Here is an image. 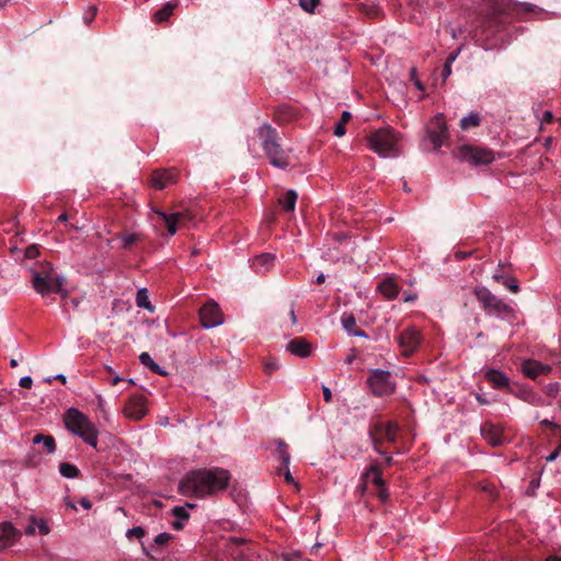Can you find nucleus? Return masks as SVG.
I'll list each match as a JSON object with an SVG mask.
<instances>
[{
  "instance_id": "nucleus-25",
  "label": "nucleus",
  "mask_w": 561,
  "mask_h": 561,
  "mask_svg": "<svg viewBox=\"0 0 561 561\" xmlns=\"http://www.w3.org/2000/svg\"><path fill=\"white\" fill-rule=\"evenodd\" d=\"M378 291L387 299H394L399 295V286L393 278H386L379 283Z\"/></svg>"
},
{
  "instance_id": "nucleus-62",
  "label": "nucleus",
  "mask_w": 561,
  "mask_h": 561,
  "mask_svg": "<svg viewBox=\"0 0 561 561\" xmlns=\"http://www.w3.org/2000/svg\"><path fill=\"white\" fill-rule=\"evenodd\" d=\"M456 58H457V53H453V54H450V55L447 57V59H446V64L451 65V64L456 60Z\"/></svg>"
},
{
  "instance_id": "nucleus-9",
  "label": "nucleus",
  "mask_w": 561,
  "mask_h": 561,
  "mask_svg": "<svg viewBox=\"0 0 561 561\" xmlns=\"http://www.w3.org/2000/svg\"><path fill=\"white\" fill-rule=\"evenodd\" d=\"M360 480L362 483L358 486L359 489L365 491L367 485L371 484L377 489V497L381 502L388 501L389 492L386 488V481L382 478V469L376 460L373 461L366 471L362 473Z\"/></svg>"
},
{
  "instance_id": "nucleus-19",
  "label": "nucleus",
  "mask_w": 561,
  "mask_h": 561,
  "mask_svg": "<svg viewBox=\"0 0 561 561\" xmlns=\"http://www.w3.org/2000/svg\"><path fill=\"white\" fill-rule=\"evenodd\" d=\"M484 378L495 389L504 390L510 388V378L502 371L490 368L484 371Z\"/></svg>"
},
{
  "instance_id": "nucleus-3",
  "label": "nucleus",
  "mask_w": 561,
  "mask_h": 561,
  "mask_svg": "<svg viewBox=\"0 0 561 561\" xmlns=\"http://www.w3.org/2000/svg\"><path fill=\"white\" fill-rule=\"evenodd\" d=\"M399 134L390 126L369 131L366 140L370 150L382 158L399 156Z\"/></svg>"
},
{
  "instance_id": "nucleus-27",
  "label": "nucleus",
  "mask_w": 561,
  "mask_h": 561,
  "mask_svg": "<svg viewBox=\"0 0 561 561\" xmlns=\"http://www.w3.org/2000/svg\"><path fill=\"white\" fill-rule=\"evenodd\" d=\"M178 7V1H170L159 9L153 15V22L162 23L165 22L172 14L174 9Z\"/></svg>"
},
{
  "instance_id": "nucleus-18",
  "label": "nucleus",
  "mask_w": 561,
  "mask_h": 561,
  "mask_svg": "<svg viewBox=\"0 0 561 561\" xmlns=\"http://www.w3.org/2000/svg\"><path fill=\"white\" fill-rule=\"evenodd\" d=\"M550 369V366L543 365L535 359H526L522 364L523 374L530 379H536L540 375H546Z\"/></svg>"
},
{
  "instance_id": "nucleus-8",
  "label": "nucleus",
  "mask_w": 561,
  "mask_h": 561,
  "mask_svg": "<svg viewBox=\"0 0 561 561\" xmlns=\"http://www.w3.org/2000/svg\"><path fill=\"white\" fill-rule=\"evenodd\" d=\"M456 157L474 167L488 165L495 160L494 151L473 145L460 146L457 150Z\"/></svg>"
},
{
  "instance_id": "nucleus-49",
  "label": "nucleus",
  "mask_w": 561,
  "mask_h": 561,
  "mask_svg": "<svg viewBox=\"0 0 561 561\" xmlns=\"http://www.w3.org/2000/svg\"><path fill=\"white\" fill-rule=\"evenodd\" d=\"M36 523H37V519H36L34 516H32V517H31V525H28V526L26 527V529H25V533H26L27 535H30V536L35 535V533H36V530H35V526H36V525H35V524H36Z\"/></svg>"
},
{
  "instance_id": "nucleus-31",
  "label": "nucleus",
  "mask_w": 561,
  "mask_h": 561,
  "mask_svg": "<svg viewBox=\"0 0 561 561\" xmlns=\"http://www.w3.org/2000/svg\"><path fill=\"white\" fill-rule=\"evenodd\" d=\"M139 360L144 366L148 367L152 373L159 374L161 376L165 375V373L160 368V366L158 364H156L153 362V359L147 352H144L139 355Z\"/></svg>"
},
{
  "instance_id": "nucleus-57",
  "label": "nucleus",
  "mask_w": 561,
  "mask_h": 561,
  "mask_svg": "<svg viewBox=\"0 0 561 561\" xmlns=\"http://www.w3.org/2000/svg\"><path fill=\"white\" fill-rule=\"evenodd\" d=\"M46 436H47V435H44V434H36V435L33 437L32 442H33V444H41V443H43V442H44V439H45V437H46Z\"/></svg>"
},
{
  "instance_id": "nucleus-20",
  "label": "nucleus",
  "mask_w": 561,
  "mask_h": 561,
  "mask_svg": "<svg viewBox=\"0 0 561 561\" xmlns=\"http://www.w3.org/2000/svg\"><path fill=\"white\" fill-rule=\"evenodd\" d=\"M287 350L299 357H307L311 353V344L302 337H295L287 343Z\"/></svg>"
},
{
  "instance_id": "nucleus-29",
  "label": "nucleus",
  "mask_w": 561,
  "mask_h": 561,
  "mask_svg": "<svg viewBox=\"0 0 561 561\" xmlns=\"http://www.w3.org/2000/svg\"><path fill=\"white\" fill-rule=\"evenodd\" d=\"M136 305H137V307L144 308L150 312L154 311V307L151 305V302L149 300L148 290L146 288H141L137 291Z\"/></svg>"
},
{
  "instance_id": "nucleus-6",
  "label": "nucleus",
  "mask_w": 561,
  "mask_h": 561,
  "mask_svg": "<svg viewBox=\"0 0 561 561\" xmlns=\"http://www.w3.org/2000/svg\"><path fill=\"white\" fill-rule=\"evenodd\" d=\"M398 432L399 424L394 421L375 423L369 430L374 449L380 455H386V451L381 448L382 444L385 442L396 443Z\"/></svg>"
},
{
  "instance_id": "nucleus-53",
  "label": "nucleus",
  "mask_w": 561,
  "mask_h": 561,
  "mask_svg": "<svg viewBox=\"0 0 561 561\" xmlns=\"http://www.w3.org/2000/svg\"><path fill=\"white\" fill-rule=\"evenodd\" d=\"M106 370H107V373H108L111 376H113V379L111 380V383H112L113 386L117 385L119 381H122V380H123L122 378H119L118 376H116V375L114 374V370H113L111 367H106Z\"/></svg>"
},
{
  "instance_id": "nucleus-64",
  "label": "nucleus",
  "mask_w": 561,
  "mask_h": 561,
  "mask_svg": "<svg viewBox=\"0 0 561 561\" xmlns=\"http://www.w3.org/2000/svg\"><path fill=\"white\" fill-rule=\"evenodd\" d=\"M476 399H477V401H478L480 404H489V401H488L485 398H483L481 394H477V396H476Z\"/></svg>"
},
{
  "instance_id": "nucleus-47",
  "label": "nucleus",
  "mask_w": 561,
  "mask_h": 561,
  "mask_svg": "<svg viewBox=\"0 0 561 561\" xmlns=\"http://www.w3.org/2000/svg\"><path fill=\"white\" fill-rule=\"evenodd\" d=\"M96 12H98L96 7H91L89 9V12L84 15V22L87 24H90L93 21V19L95 18Z\"/></svg>"
},
{
  "instance_id": "nucleus-15",
  "label": "nucleus",
  "mask_w": 561,
  "mask_h": 561,
  "mask_svg": "<svg viewBox=\"0 0 561 561\" xmlns=\"http://www.w3.org/2000/svg\"><path fill=\"white\" fill-rule=\"evenodd\" d=\"M178 171L175 169L154 170L150 178L149 184L156 190H163L176 182Z\"/></svg>"
},
{
  "instance_id": "nucleus-40",
  "label": "nucleus",
  "mask_w": 561,
  "mask_h": 561,
  "mask_svg": "<svg viewBox=\"0 0 561 561\" xmlns=\"http://www.w3.org/2000/svg\"><path fill=\"white\" fill-rule=\"evenodd\" d=\"M277 474L278 476H284L285 478V481L287 483H294V478L289 471V465H286V466H279L278 469H277Z\"/></svg>"
},
{
  "instance_id": "nucleus-58",
  "label": "nucleus",
  "mask_w": 561,
  "mask_h": 561,
  "mask_svg": "<svg viewBox=\"0 0 561 561\" xmlns=\"http://www.w3.org/2000/svg\"><path fill=\"white\" fill-rule=\"evenodd\" d=\"M542 121H543L545 123H548V124H549V123H551V122L553 121V114H552L551 112H549V111H546V112L543 113V118H542Z\"/></svg>"
},
{
  "instance_id": "nucleus-30",
  "label": "nucleus",
  "mask_w": 561,
  "mask_h": 561,
  "mask_svg": "<svg viewBox=\"0 0 561 561\" xmlns=\"http://www.w3.org/2000/svg\"><path fill=\"white\" fill-rule=\"evenodd\" d=\"M481 123V116L479 113L471 112L469 115L465 116L460 121V128L462 130H468L472 127H478Z\"/></svg>"
},
{
  "instance_id": "nucleus-24",
  "label": "nucleus",
  "mask_w": 561,
  "mask_h": 561,
  "mask_svg": "<svg viewBox=\"0 0 561 561\" xmlns=\"http://www.w3.org/2000/svg\"><path fill=\"white\" fill-rule=\"evenodd\" d=\"M297 117V111L289 105H280L274 112V121L277 124H287Z\"/></svg>"
},
{
  "instance_id": "nucleus-51",
  "label": "nucleus",
  "mask_w": 561,
  "mask_h": 561,
  "mask_svg": "<svg viewBox=\"0 0 561 561\" xmlns=\"http://www.w3.org/2000/svg\"><path fill=\"white\" fill-rule=\"evenodd\" d=\"M32 385H33V380H32V378H31V377H28V376H26V377H22V378L20 379V386H21L22 388L30 389V388L32 387Z\"/></svg>"
},
{
  "instance_id": "nucleus-35",
  "label": "nucleus",
  "mask_w": 561,
  "mask_h": 561,
  "mask_svg": "<svg viewBox=\"0 0 561 561\" xmlns=\"http://www.w3.org/2000/svg\"><path fill=\"white\" fill-rule=\"evenodd\" d=\"M277 453L279 456V460L282 462L280 466L289 465L290 455L288 453V446L285 442H279L277 446Z\"/></svg>"
},
{
  "instance_id": "nucleus-13",
  "label": "nucleus",
  "mask_w": 561,
  "mask_h": 561,
  "mask_svg": "<svg viewBox=\"0 0 561 561\" xmlns=\"http://www.w3.org/2000/svg\"><path fill=\"white\" fill-rule=\"evenodd\" d=\"M199 320L203 328L210 329L224 322L222 312L214 300H208L199 309Z\"/></svg>"
},
{
  "instance_id": "nucleus-60",
  "label": "nucleus",
  "mask_w": 561,
  "mask_h": 561,
  "mask_svg": "<svg viewBox=\"0 0 561 561\" xmlns=\"http://www.w3.org/2000/svg\"><path fill=\"white\" fill-rule=\"evenodd\" d=\"M81 506H83L85 510L91 508L92 504L88 499H81L80 500Z\"/></svg>"
},
{
  "instance_id": "nucleus-55",
  "label": "nucleus",
  "mask_w": 561,
  "mask_h": 561,
  "mask_svg": "<svg viewBox=\"0 0 561 561\" xmlns=\"http://www.w3.org/2000/svg\"><path fill=\"white\" fill-rule=\"evenodd\" d=\"M560 448L561 446H559L556 450H553L549 456H547L546 460L547 461H553L557 459L558 455H559V451H560Z\"/></svg>"
},
{
  "instance_id": "nucleus-1",
  "label": "nucleus",
  "mask_w": 561,
  "mask_h": 561,
  "mask_svg": "<svg viewBox=\"0 0 561 561\" xmlns=\"http://www.w3.org/2000/svg\"><path fill=\"white\" fill-rule=\"evenodd\" d=\"M230 479V472L219 467L191 470L181 479L179 492L197 499L214 496L228 488Z\"/></svg>"
},
{
  "instance_id": "nucleus-14",
  "label": "nucleus",
  "mask_w": 561,
  "mask_h": 561,
  "mask_svg": "<svg viewBox=\"0 0 561 561\" xmlns=\"http://www.w3.org/2000/svg\"><path fill=\"white\" fill-rule=\"evenodd\" d=\"M427 136L434 149L440 148L444 141L448 139V128L442 114L436 115L432 119L431 126L427 128Z\"/></svg>"
},
{
  "instance_id": "nucleus-48",
  "label": "nucleus",
  "mask_w": 561,
  "mask_h": 561,
  "mask_svg": "<svg viewBox=\"0 0 561 561\" xmlns=\"http://www.w3.org/2000/svg\"><path fill=\"white\" fill-rule=\"evenodd\" d=\"M411 80L420 91H424L425 88L423 83L416 78V70L414 68L411 70Z\"/></svg>"
},
{
  "instance_id": "nucleus-11",
  "label": "nucleus",
  "mask_w": 561,
  "mask_h": 561,
  "mask_svg": "<svg viewBox=\"0 0 561 561\" xmlns=\"http://www.w3.org/2000/svg\"><path fill=\"white\" fill-rule=\"evenodd\" d=\"M403 356H411L422 343V334L415 327H409L396 335Z\"/></svg>"
},
{
  "instance_id": "nucleus-38",
  "label": "nucleus",
  "mask_w": 561,
  "mask_h": 561,
  "mask_svg": "<svg viewBox=\"0 0 561 561\" xmlns=\"http://www.w3.org/2000/svg\"><path fill=\"white\" fill-rule=\"evenodd\" d=\"M138 239H139V236L136 233H129V234L123 236V238H122L123 248L129 249L134 243H136L138 241Z\"/></svg>"
},
{
  "instance_id": "nucleus-34",
  "label": "nucleus",
  "mask_w": 561,
  "mask_h": 561,
  "mask_svg": "<svg viewBox=\"0 0 561 561\" xmlns=\"http://www.w3.org/2000/svg\"><path fill=\"white\" fill-rule=\"evenodd\" d=\"M494 278L496 282L503 284L510 291L517 293L518 291V285L515 278L513 277H505L504 275L496 274L494 275Z\"/></svg>"
},
{
  "instance_id": "nucleus-28",
  "label": "nucleus",
  "mask_w": 561,
  "mask_h": 561,
  "mask_svg": "<svg viewBox=\"0 0 561 561\" xmlns=\"http://www.w3.org/2000/svg\"><path fill=\"white\" fill-rule=\"evenodd\" d=\"M298 194L294 190H288L283 196L279 197L278 203L285 211H294Z\"/></svg>"
},
{
  "instance_id": "nucleus-54",
  "label": "nucleus",
  "mask_w": 561,
  "mask_h": 561,
  "mask_svg": "<svg viewBox=\"0 0 561 561\" xmlns=\"http://www.w3.org/2000/svg\"><path fill=\"white\" fill-rule=\"evenodd\" d=\"M450 73H451V65L445 62L443 71H442L443 79L446 80L450 76Z\"/></svg>"
},
{
  "instance_id": "nucleus-63",
  "label": "nucleus",
  "mask_w": 561,
  "mask_h": 561,
  "mask_svg": "<svg viewBox=\"0 0 561 561\" xmlns=\"http://www.w3.org/2000/svg\"><path fill=\"white\" fill-rule=\"evenodd\" d=\"M172 527H173L174 529H176V530H181V529L183 528V523H182V520H175V522H173Z\"/></svg>"
},
{
  "instance_id": "nucleus-33",
  "label": "nucleus",
  "mask_w": 561,
  "mask_h": 561,
  "mask_svg": "<svg viewBox=\"0 0 561 561\" xmlns=\"http://www.w3.org/2000/svg\"><path fill=\"white\" fill-rule=\"evenodd\" d=\"M59 472L65 478H77L80 476V470L69 462H61L59 465Z\"/></svg>"
},
{
  "instance_id": "nucleus-50",
  "label": "nucleus",
  "mask_w": 561,
  "mask_h": 561,
  "mask_svg": "<svg viewBox=\"0 0 561 561\" xmlns=\"http://www.w3.org/2000/svg\"><path fill=\"white\" fill-rule=\"evenodd\" d=\"M38 254L36 245H30L26 248L25 255L28 259H34Z\"/></svg>"
},
{
  "instance_id": "nucleus-23",
  "label": "nucleus",
  "mask_w": 561,
  "mask_h": 561,
  "mask_svg": "<svg viewBox=\"0 0 561 561\" xmlns=\"http://www.w3.org/2000/svg\"><path fill=\"white\" fill-rule=\"evenodd\" d=\"M342 325L344 330L350 334L354 336H360V337H368L366 332L362 329H359L356 324V319L354 314L344 313L341 318Z\"/></svg>"
},
{
  "instance_id": "nucleus-2",
  "label": "nucleus",
  "mask_w": 561,
  "mask_h": 561,
  "mask_svg": "<svg viewBox=\"0 0 561 561\" xmlns=\"http://www.w3.org/2000/svg\"><path fill=\"white\" fill-rule=\"evenodd\" d=\"M257 137L270 163L276 168L286 169L289 165V156L280 145L277 130L271 125L264 124L259 128Z\"/></svg>"
},
{
  "instance_id": "nucleus-39",
  "label": "nucleus",
  "mask_w": 561,
  "mask_h": 561,
  "mask_svg": "<svg viewBox=\"0 0 561 561\" xmlns=\"http://www.w3.org/2000/svg\"><path fill=\"white\" fill-rule=\"evenodd\" d=\"M172 514L178 518V520H187L190 517L186 508L182 506H175L172 510Z\"/></svg>"
},
{
  "instance_id": "nucleus-17",
  "label": "nucleus",
  "mask_w": 561,
  "mask_h": 561,
  "mask_svg": "<svg viewBox=\"0 0 561 561\" xmlns=\"http://www.w3.org/2000/svg\"><path fill=\"white\" fill-rule=\"evenodd\" d=\"M481 435L492 446H501L506 440L503 428L492 422H485L481 425Z\"/></svg>"
},
{
  "instance_id": "nucleus-10",
  "label": "nucleus",
  "mask_w": 561,
  "mask_h": 561,
  "mask_svg": "<svg viewBox=\"0 0 561 561\" xmlns=\"http://www.w3.org/2000/svg\"><path fill=\"white\" fill-rule=\"evenodd\" d=\"M367 385L376 397L389 396L396 390L391 374L382 369L371 370L367 378Z\"/></svg>"
},
{
  "instance_id": "nucleus-46",
  "label": "nucleus",
  "mask_w": 561,
  "mask_h": 561,
  "mask_svg": "<svg viewBox=\"0 0 561 561\" xmlns=\"http://www.w3.org/2000/svg\"><path fill=\"white\" fill-rule=\"evenodd\" d=\"M35 525L38 527V531L41 535L49 534L50 528L48 527V525L46 524V522L44 519L37 520V523Z\"/></svg>"
},
{
  "instance_id": "nucleus-52",
  "label": "nucleus",
  "mask_w": 561,
  "mask_h": 561,
  "mask_svg": "<svg viewBox=\"0 0 561 561\" xmlns=\"http://www.w3.org/2000/svg\"><path fill=\"white\" fill-rule=\"evenodd\" d=\"M322 392H323L324 401L327 403L331 402L332 401V392H331V390L328 387L322 386Z\"/></svg>"
},
{
  "instance_id": "nucleus-12",
  "label": "nucleus",
  "mask_w": 561,
  "mask_h": 561,
  "mask_svg": "<svg viewBox=\"0 0 561 561\" xmlns=\"http://www.w3.org/2000/svg\"><path fill=\"white\" fill-rule=\"evenodd\" d=\"M156 214L159 216L160 219H162L169 234L171 236L176 233L179 227L185 226L186 224L191 222L194 218V214L191 210L176 211L172 214L156 210Z\"/></svg>"
},
{
  "instance_id": "nucleus-21",
  "label": "nucleus",
  "mask_w": 561,
  "mask_h": 561,
  "mask_svg": "<svg viewBox=\"0 0 561 561\" xmlns=\"http://www.w3.org/2000/svg\"><path fill=\"white\" fill-rule=\"evenodd\" d=\"M275 261V255L271 253H262L260 255H256L252 261V267L256 273L264 274L268 272Z\"/></svg>"
},
{
  "instance_id": "nucleus-32",
  "label": "nucleus",
  "mask_w": 561,
  "mask_h": 561,
  "mask_svg": "<svg viewBox=\"0 0 561 561\" xmlns=\"http://www.w3.org/2000/svg\"><path fill=\"white\" fill-rule=\"evenodd\" d=\"M351 118L352 114L350 112L344 111L342 113L341 119L334 126L333 133L335 136L342 137L345 135V125L351 121Z\"/></svg>"
},
{
  "instance_id": "nucleus-44",
  "label": "nucleus",
  "mask_w": 561,
  "mask_h": 561,
  "mask_svg": "<svg viewBox=\"0 0 561 561\" xmlns=\"http://www.w3.org/2000/svg\"><path fill=\"white\" fill-rule=\"evenodd\" d=\"M300 559H301V554L298 551H294V552H289V553H284L282 556V560L283 561H299Z\"/></svg>"
},
{
  "instance_id": "nucleus-42",
  "label": "nucleus",
  "mask_w": 561,
  "mask_h": 561,
  "mask_svg": "<svg viewBox=\"0 0 561 561\" xmlns=\"http://www.w3.org/2000/svg\"><path fill=\"white\" fill-rule=\"evenodd\" d=\"M171 538H172V536L170 534L161 533L158 536H156L154 545L156 546H164L165 543H168L170 541Z\"/></svg>"
},
{
  "instance_id": "nucleus-36",
  "label": "nucleus",
  "mask_w": 561,
  "mask_h": 561,
  "mask_svg": "<svg viewBox=\"0 0 561 561\" xmlns=\"http://www.w3.org/2000/svg\"><path fill=\"white\" fill-rule=\"evenodd\" d=\"M320 0H299V5L308 13H313Z\"/></svg>"
},
{
  "instance_id": "nucleus-41",
  "label": "nucleus",
  "mask_w": 561,
  "mask_h": 561,
  "mask_svg": "<svg viewBox=\"0 0 561 561\" xmlns=\"http://www.w3.org/2000/svg\"><path fill=\"white\" fill-rule=\"evenodd\" d=\"M145 534H146L145 529L142 527H140V526H137V527H134L131 529H128L127 533H126V536H127V538L135 537V538L140 539V538H142L145 536Z\"/></svg>"
},
{
  "instance_id": "nucleus-59",
  "label": "nucleus",
  "mask_w": 561,
  "mask_h": 561,
  "mask_svg": "<svg viewBox=\"0 0 561 561\" xmlns=\"http://www.w3.org/2000/svg\"><path fill=\"white\" fill-rule=\"evenodd\" d=\"M539 486V479H533L529 483V489L534 492Z\"/></svg>"
},
{
  "instance_id": "nucleus-26",
  "label": "nucleus",
  "mask_w": 561,
  "mask_h": 561,
  "mask_svg": "<svg viewBox=\"0 0 561 561\" xmlns=\"http://www.w3.org/2000/svg\"><path fill=\"white\" fill-rule=\"evenodd\" d=\"M16 536V530L11 523H3L1 525L0 534V550L11 545Z\"/></svg>"
},
{
  "instance_id": "nucleus-45",
  "label": "nucleus",
  "mask_w": 561,
  "mask_h": 561,
  "mask_svg": "<svg viewBox=\"0 0 561 561\" xmlns=\"http://www.w3.org/2000/svg\"><path fill=\"white\" fill-rule=\"evenodd\" d=\"M559 389L560 385L558 382L549 383L546 386V393L548 396L554 397L559 392Z\"/></svg>"
},
{
  "instance_id": "nucleus-37",
  "label": "nucleus",
  "mask_w": 561,
  "mask_h": 561,
  "mask_svg": "<svg viewBox=\"0 0 561 561\" xmlns=\"http://www.w3.org/2000/svg\"><path fill=\"white\" fill-rule=\"evenodd\" d=\"M43 448L47 454H53L56 450V442L51 435H47L43 442Z\"/></svg>"
},
{
  "instance_id": "nucleus-22",
  "label": "nucleus",
  "mask_w": 561,
  "mask_h": 561,
  "mask_svg": "<svg viewBox=\"0 0 561 561\" xmlns=\"http://www.w3.org/2000/svg\"><path fill=\"white\" fill-rule=\"evenodd\" d=\"M229 552L236 559H243L247 557L248 541L243 538L232 537L229 539Z\"/></svg>"
},
{
  "instance_id": "nucleus-4",
  "label": "nucleus",
  "mask_w": 561,
  "mask_h": 561,
  "mask_svg": "<svg viewBox=\"0 0 561 561\" xmlns=\"http://www.w3.org/2000/svg\"><path fill=\"white\" fill-rule=\"evenodd\" d=\"M64 422L68 431L79 436L88 445L96 448L99 431L85 414L75 408L68 409Z\"/></svg>"
},
{
  "instance_id": "nucleus-5",
  "label": "nucleus",
  "mask_w": 561,
  "mask_h": 561,
  "mask_svg": "<svg viewBox=\"0 0 561 561\" xmlns=\"http://www.w3.org/2000/svg\"><path fill=\"white\" fill-rule=\"evenodd\" d=\"M32 284L34 289L43 297L62 290V279L54 273L48 263L41 271L33 272Z\"/></svg>"
},
{
  "instance_id": "nucleus-16",
  "label": "nucleus",
  "mask_w": 561,
  "mask_h": 561,
  "mask_svg": "<svg viewBox=\"0 0 561 561\" xmlns=\"http://www.w3.org/2000/svg\"><path fill=\"white\" fill-rule=\"evenodd\" d=\"M124 413L131 420H141L147 414L145 397L140 394L130 397L124 407Z\"/></svg>"
},
{
  "instance_id": "nucleus-7",
  "label": "nucleus",
  "mask_w": 561,
  "mask_h": 561,
  "mask_svg": "<svg viewBox=\"0 0 561 561\" xmlns=\"http://www.w3.org/2000/svg\"><path fill=\"white\" fill-rule=\"evenodd\" d=\"M473 293L486 313L505 318L513 312L511 306L493 295L488 288L477 287Z\"/></svg>"
},
{
  "instance_id": "nucleus-61",
  "label": "nucleus",
  "mask_w": 561,
  "mask_h": 561,
  "mask_svg": "<svg viewBox=\"0 0 561 561\" xmlns=\"http://www.w3.org/2000/svg\"><path fill=\"white\" fill-rule=\"evenodd\" d=\"M416 298H417V296H416L415 294H409V295H405V297H404V301H405V302H412V301H414Z\"/></svg>"
},
{
  "instance_id": "nucleus-56",
  "label": "nucleus",
  "mask_w": 561,
  "mask_h": 561,
  "mask_svg": "<svg viewBox=\"0 0 561 561\" xmlns=\"http://www.w3.org/2000/svg\"><path fill=\"white\" fill-rule=\"evenodd\" d=\"M356 356H357L356 350L353 348L351 351V354L345 358V363L346 364H352L353 360L356 358Z\"/></svg>"
},
{
  "instance_id": "nucleus-43",
  "label": "nucleus",
  "mask_w": 561,
  "mask_h": 561,
  "mask_svg": "<svg viewBox=\"0 0 561 561\" xmlns=\"http://www.w3.org/2000/svg\"><path fill=\"white\" fill-rule=\"evenodd\" d=\"M279 368V365L276 360L274 359H271V360H267L265 362L264 364V371L265 374L267 375H271L273 374L274 371H276L277 369Z\"/></svg>"
}]
</instances>
